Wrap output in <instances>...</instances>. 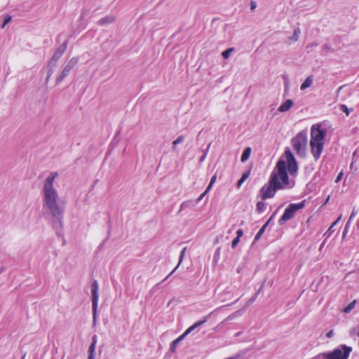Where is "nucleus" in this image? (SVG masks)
<instances>
[{
    "mask_svg": "<svg viewBox=\"0 0 359 359\" xmlns=\"http://www.w3.org/2000/svg\"><path fill=\"white\" fill-rule=\"evenodd\" d=\"M58 177L57 172L50 173L44 180L41 191L43 208L56 219L62 217L65 202L60 198L58 191L54 187V181Z\"/></svg>",
    "mask_w": 359,
    "mask_h": 359,
    "instance_id": "nucleus-1",
    "label": "nucleus"
},
{
    "mask_svg": "<svg viewBox=\"0 0 359 359\" xmlns=\"http://www.w3.org/2000/svg\"><path fill=\"white\" fill-rule=\"evenodd\" d=\"M297 161L291 151L287 149L285 151L284 156L277 162L269 180L276 184V187L283 189L289 184L288 173L292 175L297 172Z\"/></svg>",
    "mask_w": 359,
    "mask_h": 359,
    "instance_id": "nucleus-2",
    "label": "nucleus"
},
{
    "mask_svg": "<svg viewBox=\"0 0 359 359\" xmlns=\"http://www.w3.org/2000/svg\"><path fill=\"white\" fill-rule=\"evenodd\" d=\"M326 135L325 130L319 124L313 125L311 128L310 146L313 158L318 160L323 152Z\"/></svg>",
    "mask_w": 359,
    "mask_h": 359,
    "instance_id": "nucleus-3",
    "label": "nucleus"
},
{
    "mask_svg": "<svg viewBox=\"0 0 359 359\" xmlns=\"http://www.w3.org/2000/svg\"><path fill=\"white\" fill-rule=\"evenodd\" d=\"M352 348L346 345H341L332 351L323 353L319 355L322 359H348Z\"/></svg>",
    "mask_w": 359,
    "mask_h": 359,
    "instance_id": "nucleus-4",
    "label": "nucleus"
},
{
    "mask_svg": "<svg viewBox=\"0 0 359 359\" xmlns=\"http://www.w3.org/2000/svg\"><path fill=\"white\" fill-rule=\"evenodd\" d=\"M292 144L293 149L297 155L304 156L307 145L306 133L305 131L299 132L294 138H292Z\"/></svg>",
    "mask_w": 359,
    "mask_h": 359,
    "instance_id": "nucleus-5",
    "label": "nucleus"
},
{
    "mask_svg": "<svg viewBox=\"0 0 359 359\" xmlns=\"http://www.w3.org/2000/svg\"><path fill=\"white\" fill-rule=\"evenodd\" d=\"M304 207V202H301L299 203H292L290 204L284 211L282 217L280 218L278 222L280 224H283L285 222L291 219L294 213L303 208Z\"/></svg>",
    "mask_w": 359,
    "mask_h": 359,
    "instance_id": "nucleus-6",
    "label": "nucleus"
},
{
    "mask_svg": "<svg viewBox=\"0 0 359 359\" xmlns=\"http://www.w3.org/2000/svg\"><path fill=\"white\" fill-rule=\"evenodd\" d=\"M208 318V316L204 317L203 320L196 322L193 325L190 326L182 335H180L176 339H175L170 344V351L171 352H174L178 344L180 343V341H182L186 337V336H187L191 332H192L196 327L203 325L207 321Z\"/></svg>",
    "mask_w": 359,
    "mask_h": 359,
    "instance_id": "nucleus-7",
    "label": "nucleus"
},
{
    "mask_svg": "<svg viewBox=\"0 0 359 359\" xmlns=\"http://www.w3.org/2000/svg\"><path fill=\"white\" fill-rule=\"evenodd\" d=\"M276 186V184H273L269 180L268 183L262 187L259 194L263 201L267 198H273L275 196L277 190L280 189V187H277Z\"/></svg>",
    "mask_w": 359,
    "mask_h": 359,
    "instance_id": "nucleus-8",
    "label": "nucleus"
},
{
    "mask_svg": "<svg viewBox=\"0 0 359 359\" xmlns=\"http://www.w3.org/2000/svg\"><path fill=\"white\" fill-rule=\"evenodd\" d=\"M78 62L77 57L71 58L63 67L62 70L56 79V83H59L64 80L70 73L72 68Z\"/></svg>",
    "mask_w": 359,
    "mask_h": 359,
    "instance_id": "nucleus-9",
    "label": "nucleus"
},
{
    "mask_svg": "<svg viewBox=\"0 0 359 359\" xmlns=\"http://www.w3.org/2000/svg\"><path fill=\"white\" fill-rule=\"evenodd\" d=\"M99 285L97 280H94L91 285L92 303H98Z\"/></svg>",
    "mask_w": 359,
    "mask_h": 359,
    "instance_id": "nucleus-10",
    "label": "nucleus"
},
{
    "mask_svg": "<svg viewBox=\"0 0 359 359\" xmlns=\"http://www.w3.org/2000/svg\"><path fill=\"white\" fill-rule=\"evenodd\" d=\"M67 48V44L66 43H64L62 46H60L54 53L53 57L51 58L53 59V60H56L57 62L60 60V58L62 57L63 53H65V50Z\"/></svg>",
    "mask_w": 359,
    "mask_h": 359,
    "instance_id": "nucleus-11",
    "label": "nucleus"
},
{
    "mask_svg": "<svg viewBox=\"0 0 359 359\" xmlns=\"http://www.w3.org/2000/svg\"><path fill=\"white\" fill-rule=\"evenodd\" d=\"M294 104V102L292 100H285L278 109L280 112H285L287 111Z\"/></svg>",
    "mask_w": 359,
    "mask_h": 359,
    "instance_id": "nucleus-12",
    "label": "nucleus"
},
{
    "mask_svg": "<svg viewBox=\"0 0 359 359\" xmlns=\"http://www.w3.org/2000/svg\"><path fill=\"white\" fill-rule=\"evenodd\" d=\"M313 76H307L300 86L301 90H304L306 88L311 87V86L313 83Z\"/></svg>",
    "mask_w": 359,
    "mask_h": 359,
    "instance_id": "nucleus-13",
    "label": "nucleus"
},
{
    "mask_svg": "<svg viewBox=\"0 0 359 359\" xmlns=\"http://www.w3.org/2000/svg\"><path fill=\"white\" fill-rule=\"evenodd\" d=\"M114 21H115V18L114 16L107 15V16H105V17L101 18L98 21V24L100 25H106L108 24H111V23L114 22Z\"/></svg>",
    "mask_w": 359,
    "mask_h": 359,
    "instance_id": "nucleus-14",
    "label": "nucleus"
},
{
    "mask_svg": "<svg viewBox=\"0 0 359 359\" xmlns=\"http://www.w3.org/2000/svg\"><path fill=\"white\" fill-rule=\"evenodd\" d=\"M250 154H251V148L250 147H247L243 151V154L241 155V162L246 161L249 158Z\"/></svg>",
    "mask_w": 359,
    "mask_h": 359,
    "instance_id": "nucleus-15",
    "label": "nucleus"
},
{
    "mask_svg": "<svg viewBox=\"0 0 359 359\" xmlns=\"http://www.w3.org/2000/svg\"><path fill=\"white\" fill-rule=\"evenodd\" d=\"M243 313V310H238L230 314L226 318V320H232L236 318L241 317Z\"/></svg>",
    "mask_w": 359,
    "mask_h": 359,
    "instance_id": "nucleus-16",
    "label": "nucleus"
},
{
    "mask_svg": "<svg viewBox=\"0 0 359 359\" xmlns=\"http://www.w3.org/2000/svg\"><path fill=\"white\" fill-rule=\"evenodd\" d=\"M184 140V137L183 135H180L176 140H175L172 142V149L173 151L176 150V147L179 144H181Z\"/></svg>",
    "mask_w": 359,
    "mask_h": 359,
    "instance_id": "nucleus-17",
    "label": "nucleus"
},
{
    "mask_svg": "<svg viewBox=\"0 0 359 359\" xmlns=\"http://www.w3.org/2000/svg\"><path fill=\"white\" fill-rule=\"evenodd\" d=\"M268 223H269V221L265 223L262 227L259 230V231L257 233L255 237V241H258L261 237L263 235V233H264L265 231V229L268 225Z\"/></svg>",
    "mask_w": 359,
    "mask_h": 359,
    "instance_id": "nucleus-18",
    "label": "nucleus"
},
{
    "mask_svg": "<svg viewBox=\"0 0 359 359\" xmlns=\"http://www.w3.org/2000/svg\"><path fill=\"white\" fill-rule=\"evenodd\" d=\"M93 325L96 324L98 303H92Z\"/></svg>",
    "mask_w": 359,
    "mask_h": 359,
    "instance_id": "nucleus-19",
    "label": "nucleus"
},
{
    "mask_svg": "<svg viewBox=\"0 0 359 359\" xmlns=\"http://www.w3.org/2000/svg\"><path fill=\"white\" fill-rule=\"evenodd\" d=\"M250 175V172H245L242 175L241 178L238 181L237 187L238 188H240L241 184L246 180V179Z\"/></svg>",
    "mask_w": 359,
    "mask_h": 359,
    "instance_id": "nucleus-20",
    "label": "nucleus"
},
{
    "mask_svg": "<svg viewBox=\"0 0 359 359\" xmlns=\"http://www.w3.org/2000/svg\"><path fill=\"white\" fill-rule=\"evenodd\" d=\"M185 252H186V248H184L183 250L180 252V257H179V262H178V264H177V266L173 269V271L170 273V275H171L172 273H174V271L180 265V264L182 263V260L184 259V255H185Z\"/></svg>",
    "mask_w": 359,
    "mask_h": 359,
    "instance_id": "nucleus-21",
    "label": "nucleus"
},
{
    "mask_svg": "<svg viewBox=\"0 0 359 359\" xmlns=\"http://www.w3.org/2000/svg\"><path fill=\"white\" fill-rule=\"evenodd\" d=\"M341 219V215H340L337 219V220H335L332 224V225L330 226V227L328 229V230L326 232V234H327V236H330L331 233L332 232V228L334 226H336V224L340 221V219Z\"/></svg>",
    "mask_w": 359,
    "mask_h": 359,
    "instance_id": "nucleus-22",
    "label": "nucleus"
},
{
    "mask_svg": "<svg viewBox=\"0 0 359 359\" xmlns=\"http://www.w3.org/2000/svg\"><path fill=\"white\" fill-rule=\"evenodd\" d=\"M257 211L258 212H262L265 209V203L264 201H258L256 206Z\"/></svg>",
    "mask_w": 359,
    "mask_h": 359,
    "instance_id": "nucleus-23",
    "label": "nucleus"
},
{
    "mask_svg": "<svg viewBox=\"0 0 359 359\" xmlns=\"http://www.w3.org/2000/svg\"><path fill=\"white\" fill-rule=\"evenodd\" d=\"M234 51L233 48H229L222 53V55L224 59H228L231 53Z\"/></svg>",
    "mask_w": 359,
    "mask_h": 359,
    "instance_id": "nucleus-24",
    "label": "nucleus"
},
{
    "mask_svg": "<svg viewBox=\"0 0 359 359\" xmlns=\"http://www.w3.org/2000/svg\"><path fill=\"white\" fill-rule=\"evenodd\" d=\"M216 180H217V175H216V174H215V175L212 177V178H211V180H210V183H209V184H208V187L206 188V192H209V191H210V190L212 189V187L213 184H215V182Z\"/></svg>",
    "mask_w": 359,
    "mask_h": 359,
    "instance_id": "nucleus-25",
    "label": "nucleus"
},
{
    "mask_svg": "<svg viewBox=\"0 0 359 359\" xmlns=\"http://www.w3.org/2000/svg\"><path fill=\"white\" fill-rule=\"evenodd\" d=\"M355 301L350 303L347 306H346L344 309V312L346 313H348L355 306Z\"/></svg>",
    "mask_w": 359,
    "mask_h": 359,
    "instance_id": "nucleus-26",
    "label": "nucleus"
},
{
    "mask_svg": "<svg viewBox=\"0 0 359 359\" xmlns=\"http://www.w3.org/2000/svg\"><path fill=\"white\" fill-rule=\"evenodd\" d=\"M57 62L56 60H53V59L51 58L48 65V69H53L54 67H55V66L57 65Z\"/></svg>",
    "mask_w": 359,
    "mask_h": 359,
    "instance_id": "nucleus-27",
    "label": "nucleus"
},
{
    "mask_svg": "<svg viewBox=\"0 0 359 359\" xmlns=\"http://www.w3.org/2000/svg\"><path fill=\"white\" fill-rule=\"evenodd\" d=\"M340 110L342 111L343 112H344L347 116H348L350 114L349 109L345 104H341L340 106Z\"/></svg>",
    "mask_w": 359,
    "mask_h": 359,
    "instance_id": "nucleus-28",
    "label": "nucleus"
},
{
    "mask_svg": "<svg viewBox=\"0 0 359 359\" xmlns=\"http://www.w3.org/2000/svg\"><path fill=\"white\" fill-rule=\"evenodd\" d=\"M11 16H10V15H7V16H6V17H5V18H4V23H3V25H2V27H3V28H4V27H5V26H6L8 23H9V22H11Z\"/></svg>",
    "mask_w": 359,
    "mask_h": 359,
    "instance_id": "nucleus-29",
    "label": "nucleus"
},
{
    "mask_svg": "<svg viewBox=\"0 0 359 359\" xmlns=\"http://www.w3.org/2000/svg\"><path fill=\"white\" fill-rule=\"evenodd\" d=\"M299 34H300V29L299 28H297L294 32V34H293V36H292L294 40L297 41L298 39V38H299Z\"/></svg>",
    "mask_w": 359,
    "mask_h": 359,
    "instance_id": "nucleus-30",
    "label": "nucleus"
},
{
    "mask_svg": "<svg viewBox=\"0 0 359 359\" xmlns=\"http://www.w3.org/2000/svg\"><path fill=\"white\" fill-rule=\"evenodd\" d=\"M239 241H240V238H239L236 237V238L233 240V241H232L231 247H232L233 248H234L238 245V243H239Z\"/></svg>",
    "mask_w": 359,
    "mask_h": 359,
    "instance_id": "nucleus-31",
    "label": "nucleus"
},
{
    "mask_svg": "<svg viewBox=\"0 0 359 359\" xmlns=\"http://www.w3.org/2000/svg\"><path fill=\"white\" fill-rule=\"evenodd\" d=\"M95 346H96V345H95V344H91L90 345V346H89V349H88L89 353H95Z\"/></svg>",
    "mask_w": 359,
    "mask_h": 359,
    "instance_id": "nucleus-32",
    "label": "nucleus"
},
{
    "mask_svg": "<svg viewBox=\"0 0 359 359\" xmlns=\"http://www.w3.org/2000/svg\"><path fill=\"white\" fill-rule=\"evenodd\" d=\"M53 69H50L48 70V75H47V77L46 79V81L48 82L50 77L51 76V75L53 74Z\"/></svg>",
    "mask_w": 359,
    "mask_h": 359,
    "instance_id": "nucleus-33",
    "label": "nucleus"
},
{
    "mask_svg": "<svg viewBox=\"0 0 359 359\" xmlns=\"http://www.w3.org/2000/svg\"><path fill=\"white\" fill-rule=\"evenodd\" d=\"M356 214H357V211H355V209L353 208L352 210V212L350 215V217L348 219V223L350 222L351 220H352L354 218V217L355 216Z\"/></svg>",
    "mask_w": 359,
    "mask_h": 359,
    "instance_id": "nucleus-34",
    "label": "nucleus"
},
{
    "mask_svg": "<svg viewBox=\"0 0 359 359\" xmlns=\"http://www.w3.org/2000/svg\"><path fill=\"white\" fill-rule=\"evenodd\" d=\"M208 193V192H206V190H205L203 194H201L198 196V198H197L196 201H197V202L201 201L203 199V197H204V196H205Z\"/></svg>",
    "mask_w": 359,
    "mask_h": 359,
    "instance_id": "nucleus-35",
    "label": "nucleus"
},
{
    "mask_svg": "<svg viewBox=\"0 0 359 359\" xmlns=\"http://www.w3.org/2000/svg\"><path fill=\"white\" fill-rule=\"evenodd\" d=\"M342 177H343V172H340L338 174V175H337V178L335 180V182H339L341 180Z\"/></svg>",
    "mask_w": 359,
    "mask_h": 359,
    "instance_id": "nucleus-36",
    "label": "nucleus"
},
{
    "mask_svg": "<svg viewBox=\"0 0 359 359\" xmlns=\"http://www.w3.org/2000/svg\"><path fill=\"white\" fill-rule=\"evenodd\" d=\"M256 7H257L256 2L254 1H250V9L253 11L256 8Z\"/></svg>",
    "mask_w": 359,
    "mask_h": 359,
    "instance_id": "nucleus-37",
    "label": "nucleus"
},
{
    "mask_svg": "<svg viewBox=\"0 0 359 359\" xmlns=\"http://www.w3.org/2000/svg\"><path fill=\"white\" fill-rule=\"evenodd\" d=\"M334 330H331L326 334V336L327 338H331L334 336Z\"/></svg>",
    "mask_w": 359,
    "mask_h": 359,
    "instance_id": "nucleus-38",
    "label": "nucleus"
},
{
    "mask_svg": "<svg viewBox=\"0 0 359 359\" xmlns=\"http://www.w3.org/2000/svg\"><path fill=\"white\" fill-rule=\"evenodd\" d=\"M348 222L346 224L344 229V231H343V238L345 237V236L346 235L347 232H348Z\"/></svg>",
    "mask_w": 359,
    "mask_h": 359,
    "instance_id": "nucleus-39",
    "label": "nucleus"
},
{
    "mask_svg": "<svg viewBox=\"0 0 359 359\" xmlns=\"http://www.w3.org/2000/svg\"><path fill=\"white\" fill-rule=\"evenodd\" d=\"M257 294H255L257 296ZM256 297H252L250 299H249L247 302L246 306H248L250 304H251L255 299Z\"/></svg>",
    "mask_w": 359,
    "mask_h": 359,
    "instance_id": "nucleus-40",
    "label": "nucleus"
},
{
    "mask_svg": "<svg viewBox=\"0 0 359 359\" xmlns=\"http://www.w3.org/2000/svg\"><path fill=\"white\" fill-rule=\"evenodd\" d=\"M236 234H237L236 237L240 238L243 236V230L242 229H238L236 231Z\"/></svg>",
    "mask_w": 359,
    "mask_h": 359,
    "instance_id": "nucleus-41",
    "label": "nucleus"
},
{
    "mask_svg": "<svg viewBox=\"0 0 359 359\" xmlns=\"http://www.w3.org/2000/svg\"><path fill=\"white\" fill-rule=\"evenodd\" d=\"M92 344H97V336L96 335H94L92 338Z\"/></svg>",
    "mask_w": 359,
    "mask_h": 359,
    "instance_id": "nucleus-42",
    "label": "nucleus"
},
{
    "mask_svg": "<svg viewBox=\"0 0 359 359\" xmlns=\"http://www.w3.org/2000/svg\"><path fill=\"white\" fill-rule=\"evenodd\" d=\"M187 202L182 203L180 205V211L182 210L183 208H185L187 207Z\"/></svg>",
    "mask_w": 359,
    "mask_h": 359,
    "instance_id": "nucleus-43",
    "label": "nucleus"
},
{
    "mask_svg": "<svg viewBox=\"0 0 359 359\" xmlns=\"http://www.w3.org/2000/svg\"><path fill=\"white\" fill-rule=\"evenodd\" d=\"M88 359H95V353H89Z\"/></svg>",
    "mask_w": 359,
    "mask_h": 359,
    "instance_id": "nucleus-44",
    "label": "nucleus"
},
{
    "mask_svg": "<svg viewBox=\"0 0 359 359\" xmlns=\"http://www.w3.org/2000/svg\"><path fill=\"white\" fill-rule=\"evenodd\" d=\"M206 157V153L204 154L201 158H200V161H204V159Z\"/></svg>",
    "mask_w": 359,
    "mask_h": 359,
    "instance_id": "nucleus-45",
    "label": "nucleus"
},
{
    "mask_svg": "<svg viewBox=\"0 0 359 359\" xmlns=\"http://www.w3.org/2000/svg\"><path fill=\"white\" fill-rule=\"evenodd\" d=\"M329 198H330V196H328L327 198L326 199L325 203H327V201H329Z\"/></svg>",
    "mask_w": 359,
    "mask_h": 359,
    "instance_id": "nucleus-46",
    "label": "nucleus"
}]
</instances>
